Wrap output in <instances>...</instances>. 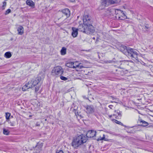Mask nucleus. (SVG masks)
Listing matches in <instances>:
<instances>
[{"instance_id":"nucleus-1","label":"nucleus","mask_w":153,"mask_h":153,"mask_svg":"<svg viewBox=\"0 0 153 153\" xmlns=\"http://www.w3.org/2000/svg\"><path fill=\"white\" fill-rule=\"evenodd\" d=\"M96 131L93 130L88 131L86 136L81 134L74 138L71 143L72 146L75 149H77L81 145L85 143L88 138L93 137L96 135Z\"/></svg>"},{"instance_id":"nucleus-2","label":"nucleus","mask_w":153,"mask_h":153,"mask_svg":"<svg viewBox=\"0 0 153 153\" xmlns=\"http://www.w3.org/2000/svg\"><path fill=\"white\" fill-rule=\"evenodd\" d=\"M120 50L121 52L126 55L137 59V53L134 49L131 48H128L126 46L121 45L120 47Z\"/></svg>"},{"instance_id":"nucleus-3","label":"nucleus","mask_w":153,"mask_h":153,"mask_svg":"<svg viewBox=\"0 0 153 153\" xmlns=\"http://www.w3.org/2000/svg\"><path fill=\"white\" fill-rule=\"evenodd\" d=\"M64 71L62 68L60 66L54 67L51 73L53 75L59 76L62 75Z\"/></svg>"},{"instance_id":"nucleus-4","label":"nucleus","mask_w":153,"mask_h":153,"mask_svg":"<svg viewBox=\"0 0 153 153\" xmlns=\"http://www.w3.org/2000/svg\"><path fill=\"white\" fill-rule=\"evenodd\" d=\"M114 11L116 15V18H118L120 20H123L126 18V16L122 10L114 9Z\"/></svg>"},{"instance_id":"nucleus-5","label":"nucleus","mask_w":153,"mask_h":153,"mask_svg":"<svg viewBox=\"0 0 153 153\" xmlns=\"http://www.w3.org/2000/svg\"><path fill=\"white\" fill-rule=\"evenodd\" d=\"M95 30L91 24H87L85 33L87 34H92L94 33Z\"/></svg>"},{"instance_id":"nucleus-6","label":"nucleus","mask_w":153,"mask_h":153,"mask_svg":"<svg viewBox=\"0 0 153 153\" xmlns=\"http://www.w3.org/2000/svg\"><path fill=\"white\" fill-rule=\"evenodd\" d=\"M41 79L40 77L38 76L35 79H33L30 82V85H32V87H33L37 85L41 81Z\"/></svg>"},{"instance_id":"nucleus-7","label":"nucleus","mask_w":153,"mask_h":153,"mask_svg":"<svg viewBox=\"0 0 153 153\" xmlns=\"http://www.w3.org/2000/svg\"><path fill=\"white\" fill-rule=\"evenodd\" d=\"M91 18L88 15H85L83 18V22L85 23L92 24Z\"/></svg>"},{"instance_id":"nucleus-8","label":"nucleus","mask_w":153,"mask_h":153,"mask_svg":"<svg viewBox=\"0 0 153 153\" xmlns=\"http://www.w3.org/2000/svg\"><path fill=\"white\" fill-rule=\"evenodd\" d=\"M87 23H85L84 22L83 24H80L78 26V30L81 32L85 33Z\"/></svg>"},{"instance_id":"nucleus-9","label":"nucleus","mask_w":153,"mask_h":153,"mask_svg":"<svg viewBox=\"0 0 153 153\" xmlns=\"http://www.w3.org/2000/svg\"><path fill=\"white\" fill-rule=\"evenodd\" d=\"M86 108L87 112L89 114H92L94 112L95 109L93 105H87Z\"/></svg>"},{"instance_id":"nucleus-10","label":"nucleus","mask_w":153,"mask_h":153,"mask_svg":"<svg viewBox=\"0 0 153 153\" xmlns=\"http://www.w3.org/2000/svg\"><path fill=\"white\" fill-rule=\"evenodd\" d=\"M101 3L103 8L107 7L111 4L110 0H101Z\"/></svg>"},{"instance_id":"nucleus-11","label":"nucleus","mask_w":153,"mask_h":153,"mask_svg":"<svg viewBox=\"0 0 153 153\" xmlns=\"http://www.w3.org/2000/svg\"><path fill=\"white\" fill-rule=\"evenodd\" d=\"M62 12L63 15L66 16V18L70 16V12L68 9L67 8L64 9L62 10Z\"/></svg>"},{"instance_id":"nucleus-12","label":"nucleus","mask_w":153,"mask_h":153,"mask_svg":"<svg viewBox=\"0 0 153 153\" xmlns=\"http://www.w3.org/2000/svg\"><path fill=\"white\" fill-rule=\"evenodd\" d=\"M72 36L74 37H76L78 35V29L75 27H72Z\"/></svg>"},{"instance_id":"nucleus-13","label":"nucleus","mask_w":153,"mask_h":153,"mask_svg":"<svg viewBox=\"0 0 153 153\" xmlns=\"http://www.w3.org/2000/svg\"><path fill=\"white\" fill-rule=\"evenodd\" d=\"M32 87V85H30V82H29L27 83H26L22 88V91H26L29 88Z\"/></svg>"},{"instance_id":"nucleus-14","label":"nucleus","mask_w":153,"mask_h":153,"mask_svg":"<svg viewBox=\"0 0 153 153\" xmlns=\"http://www.w3.org/2000/svg\"><path fill=\"white\" fill-rule=\"evenodd\" d=\"M26 3L27 5L30 7L32 8L35 7V4L31 0H27L26 1Z\"/></svg>"},{"instance_id":"nucleus-15","label":"nucleus","mask_w":153,"mask_h":153,"mask_svg":"<svg viewBox=\"0 0 153 153\" xmlns=\"http://www.w3.org/2000/svg\"><path fill=\"white\" fill-rule=\"evenodd\" d=\"M115 112H116V114H113V115L115 117V118L117 119L119 117H120L121 116V113L119 110L115 111Z\"/></svg>"},{"instance_id":"nucleus-16","label":"nucleus","mask_w":153,"mask_h":153,"mask_svg":"<svg viewBox=\"0 0 153 153\" xmlns=\"http://www.w3.org/2000/svg\"><path fill=\"white\" fill-rule=\"evenodd\" d=\"M23 28L21 26H20L17 29V31L18 32V34L20 35H22L23 33Z\"/></svg>"},{"instance_id":"nucleus-17","label":"nucleus","mask_w":153,"mask_h":153,"mask_svg":"<svg viewBox=\"0 0 153 153\" xmlns=\"http://www.w3.org/2000/svg\"><path fill=\"white\" fill-rule=\"evenodd\" d=\"M104 140V141H109L110 140L108 139L107 138H105V135L104 134L103 135L102 137H101V136L100 137L97 139V140L98 141H100V140Z\"/></svg>"},{"instance_id":"nucleus-18","label":"nucleus","mask_w":153,"mask_h":153,"mask_svg":"<svg viewBox=\"0 0 153 153\" xmlns=\"http://www.w3.org/2000/svg\"><path fill=\"white\" fill-rule=\"evenodd\" d=\"M60 52L62 55H65L66 53V48L64 47H62L61 50Z\"/></svg>"},{"instance_id":"nucleus-19","label":"nucleus","mask_w":153,"mask_h":153,"mask_svg":"<svg viewBox=\"0 0 153 153\" xmlns=\"http://www.w3.org/2000/svg\"><path fill=\"white\" fill-rule=\"evenodd\" d=\"M140 123H142V124L141 125V126H146L149 125L148 123L145 121L144 120H140Z\"/></svg>"},{"instance_id":"nucleus-20","label":"nucleus","mask_w":153,"mask_h":153,"mask_svg":"<svg viewBox=\"0 0 153 153\" xmlns=\"http://www.w3.org/2000/svg\"><path fill=\"white\" fill-rule=\"evenodd\" d=\"M73 65L74 64L73 62H70L66 63V66L69 68H74V66Z\"/></svg>"},{"instance_id":"nucleus-21","label":"nucleus","mask_w":153,"mask_h":153,"mask_svg":"<svg viewBox=\"0 0 153 153\" xmlns=\"http://www.w3.org/2000/svg\"><path fill=\"white\" fill-rule=\"evenodd\" d=\"M11 56V53L9 52H7L4 54V56L7 58H10Z\"/></svg>"},{"instance_id":"nucleus-22","label":"nucleus","mask_w":153,"mask_h":153,"mask_svg":"<svg viewBox=\"0 0 153 153\" xmlns=\"http://www.w3.org/2000/svg\"><path fill=\"white\" fill-rule=\"evenodd\" d=\"M120 0H110L111 4H113L118 3L120 1Z\"/></svg>"},{"instance_id":"nucleus-23","label":"nucleus","mask_w":153,"mask_h":153,"mask_svg":"<svg viewBox=\"0 0 153 153\" xmlns=\"http://www.w3.org/2000/svg\"><path fill=\"white\" fill-rule=\"evenodd\" d=\"M112 120L113 122H114L117 124H119L121 126H123V124L121 122H119V121H118L114 119Z\"/></svg>"},{"instance_id":"nucleus-24","label":"nucleus","mask_w":153,"mask_h":153,"mask_svg":"<svg viewBox=\"0 0 153 153\" xmlns=\"http://www.w3.org/2000/svg\"><path fill=\"white\" fill-rule=\"evenodd\" d=\"M9 131L8 130H7L6 129L4 128L3 131V134L6 135H8L9 134Z\"/></svg>"},{"instance_id":"nucleus-25","label":"nucleus","mask_w":153,"mask_h":153,"mask_svg":"<svg viewBox=\"0 0 153 153\" xmlns=\"http://www.w3.org/2000/svg\"><path fill=\"white\" fill-rule=\"evenodd\" d=\"M74 64V68H77L78 67V65H79V63L78 62H73Z\"/></svg>"},{"instance_id":"nucleus-26","label":"nucleus","mask_w":153,"mask_h":153,"mask_svg":"<svg viewBox=\"0 0 153 153\" xmlns=\"http://www.w3.org/2000/svg\"><path fill=\"white\" fill-rule=\"evenodd\" d=\"M6 114V118L7 120H8L9 119V117H10V113H8V112H6L5 113Z\"/></svg>"},{"instance_id":"nucleus-27","label":"nucleus","mask_w":153,"mask_h":153,"mask_svg":"<svg viewBox=\"0 0 153 153\" xmlns=\"http://www.w3.org/2000/svg\"><path fill=\"white\" fill-rule=\"evenodd\" d=\"M111 97L112 98L113 100H115V101H114V102H116V103H117L119 102V99L117 98H115L113 97Z\"/></svg>"},{"instance_id":"nucleus-28","label":"nucleus","mask_w":153,"mask_h":153,"mask_svg":"<svg viewBox=\"0 0 153 153\" xmlns=\"http://www.w3.org/2000/svg\"><path fill=\"white\" fill-rule=\"evenodd\" d=\"M7 3L5 1H4L3 3V5L2 6L1 8L2 10H4L5 9V7Z\"/></svg>"},{"instance_id":"nucleus-29","label":"nucleus","mask_w":153,"mask_h":153,"mask_svg":"<svg viewBox=\"0 0 153 153\" xmlns=\"http://www.w3.org/2000/svg\"><path fill=\"white\" fill-rule=\"evenodd\" d=\"M60 78L62 80L65 81L68 79L67 78L62 76H60Z\"/></svg>"},{"instance_id":"nucleus-30","label":"nucleus","mask_w":153,"mask_h":153,"mask_svg":"<svg viewBox=\"0 0 153 153\" xmlns=\"http://www.w3.org/2000/svg\"><path fill=\"white\" fill-rule=\"evenodd\" d=\"M149 28V27L148 25H145L143 26V29L145 30H146Z\"/></svg>"},{"instance_id":"nucleus-31","label":"nucleus","mask_w":153,"mask_h":153,"mask_svg":"<svg viewBox=\"0 0 153 153\" xmlns=\"http://www.w3.org/2000/svg\"><path fill=\"white\" fill-rule=\"evenodd\" d=\"M83 68H84V67L81 65V63H79V65H78V68L80 69H81Z\"/></svg>"},{"instance_id":"nucleus-32","label":"nucleus","mask_w":153,"mask_h":153,"mask_svg":"<svg viewBox=\"0 0 153 153\" xmlns=\"http://www.w3.org/2000/svg\"><path fill=\"white\" fill-rule=\"evenodd\" d=\"M11 12V10L10 9H7L5 12V14L7 15Z\"/></svg>"},{"instance_id":"nucleus-33","label":"nucleus","mask_w":153,"mask_h":153,"mask_svg":"<svg viewBox=\"0 0 153 153\" xmlns=\"http://www.w3.org/2000/svg\"><path fill=\"white\" fill-rule=\"evenodd\" d=\"M128 62L126 61H124L123 62H122V63L121 64H123V65L125 64L126 65H128Z\"/></svg>"},{"instance_id":"nucleus-34","label":"nucleus","mask_w":153,"mask_h":153,"mask_svg":"<svg viewBox=\"0 0 153 153\" xmlns=\"http://www.w3.org/2000/svg\"><path fill=\"white\" fill-rule=\"evenodd\" d=\"M39 89V87L36 86L35 87V91L36 92H37Z\"/></svg>"},{"instance_id":"nucleus-35","label":"nucleus","mask_w":153,"mask_h":153,"mask_svg":"<svg viewBox=\"0 0 153 153\" xmlns=\"http://www.w3.org/2000/svg\"><path fill=\"white\" fill-rule=\"evenodd\" d=\"M56 153H64L63 151L62 150H57Z\"/></svg>"},{"instance_id":"nucleus-36","label":"nucleus","mask_w":153,"mask_h":153,"mask_svg":"<svg viewBox=\"0 0 153 153\" xmlns=\"http://www.w3.org/2000/svg\"><path fill=\"white\" fill-rule=\"evenodd\" d=\"M108 107L110 108L111 109L112 108V107H113V105H109Z\"/></svg>"},{"instance_id":"nucleus-37","label":"nucleus","mask_w":153,"mask_h":153,"mask_svg":"<svg viewBox=\"0 0 153 153\" xmlns=\"http://www.w3.org/2000/svg\"><path fill=\"white\" fill-rule=\"evenodd\" d=\"M112 115H108L109 117V118H110L111 119V117H112Z\"/></svg>"},{"instance_id":"nucleus-38","label":"nucleus","mask_w":153,"mask_h":153,"mask_svg":"<svg viewBox=\"0 0 153 153\" xmlns=\"http://www.w3.org/2000/svg\"><path fill=\"white\" fill-rule=\"evenodd\" d=\"M93 39H95V37H93Z\"/></svg>"},{"instance_id":"nucleus-39","label":"nucleus","mask_w":153,"mask_h":153,"mask_svg":"<svg viewBox=\"0 0 153 153\" xmlns=\"http://www.w3.org/2000/svg\"><path fill=\"white\" fill-rule=\"evenodd\" d=\"M36 126H39V124H37V125H36Z\"/></svg>"},{"instance_id":"nucleus-40","label":"nucleus","mask_w":153,"mask_h":153,"mask_svg":"<svg viewBox=\"0 0 153 153\" xmlns=\"http://www.w3.org/2000/svg\"><path fill=\"white\" fill-rule=\"evenodd\" d=\"M100 9H103V8H101Z\"/></svg>"}]
</instances>
